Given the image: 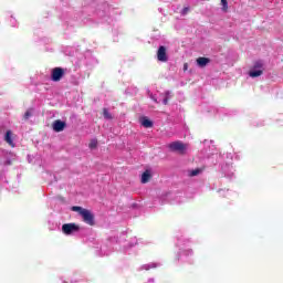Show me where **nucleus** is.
<instances>
[{
    "mask_svg": "<svg viewBox=\"0 0 283 283\" xmlns=\"http://www.w3.org/2000/svg\"><path fill=\"white\" fill-rule=\"evenodd\" d=\"M144 283H156V279L154 277H149L146 282Z\"/></svg>",
    "mask_w": 283,
    "mask_h": 283,
    "instance_id": "nucleus-29",
    "label": "nucleus"
},
{
    "mask_svg": "<svg viewBox=\"0 0 283 283\" xmlns=\"http://www.w3.org/2000/svg\"><path fill=\"white\" fill-rule=\"evenodd\" d=\"M210 62H211V60H209L208 57H198L197 59V65L199 67H207V64Z\"/></svg>",
    "mask_w": 283,
    "mask_h": 283,
    "instance_id": "nucleus-14",
    "label": "nucleus"
},
{
    "mask_svg": "<svg viewBox=\"0 0 283 283\" xmlns=\"http://www.w3.org/2000/svg\"><path fill=\"white\" fill-rule=\"evenodd\" d=\"M71 211H75L76 213H78L82 217L83 222H85V224H88L90 227H94L95 221H94V214L92 213V211L81 206L71 207Z\"/></svg>",
    "mask_w": 283,
    "mask_h": 283,
    "instance_id": "nucleus-2",
    "label": "nucleus"
},
{
    "mask_svg": "<svg viewBox=\"0 0 283 283\" xmlns=\"http://www.w3.org/2000/svg\"><path fill=\"white\" fill-rule=\"evenodd\" d=\"M188 64H184V70L187 71Z\"/></svg>",
    "mask_w": 283,
    "mask_h": 283,
    "instance_id": "nucleus-30",
    "label": "nucleus"
},
{
    "mask_svg": "<svg viewBox=\"0 0 283 283\" xmlns=\"http://www.w3.org/2000/svg\"><path fill=\"white\" fill-rule=\"evenodd\" d=\"M160 266V263H147L139 268V271H149L151 269H158Z\"/></svg>",
    "mask_w": 283,
    "mask_h": 283,
    "instance_id": "nucleus-13",
    "label": "nucleus"
},
{
    "mask_svg": "<svg viewBox=\"0 0 283 283\" xmlns=\"http://www.w3.org/2000/svg\"><path fill=\"white\" fill-rule=\"evenodd\" d=\"M4 140H6V143H8V145H10L11 147H14V142L12 140V132L11 130H7Z\"/></svg>",
    "mask_w": 283,
    "mask_h": 283,
    "instance_id": "nucleus-15",
    "label": "nucleus"
},
{
    "mask_svg": "<svg viewBox=\"0 0 283 283\" xmlns=\"http://www.w3.org/2000/svg\"><path fill=\"white\" fill-rule=\"evenodd\" d=\"M136 244H138V239L133 238V239L130 240L129 248L132 249V247H136Z\"/></svg>",
    "mask_w": 283,
    "mask_h": 283,
    "instance_id": "nucleus-26",
    "label": "nucleus"
},
{
    "mask_svg": "<svg viewBox=\"0 0 283 283\" xmlns=\"http://www.w3.org/2000/svg\"><path fill=\"white\" fill-rule=\"evenodd\" d=\"M170 151H178V154H186L187 149H189V145L184 144L182 142H174L169 144Z\"/></svg>",
    "mask_w": 283,
    "mask_h": 283,
    "instance_id": "nucleus-5",
    "label": "nucleus"
},
{
    "mask_svg": "<svg viewBox=\"0 0 283 283\" xmlns=\"http://www.w3.org/2000/svg\"><path fill=\"white\" fill-rule=\"evenodd\" d=\"M142 125L146 127V129H149V127H154V122L149 120L147 117H143Z\"/></svg>",
    "mask_w": 283,
    "mask_h": 283,
    "instance_id": "nucleus-17",
    "label": "nucleus"
},
{
    "mask_svg": "<svg viewBox=\"0 0 283 283\" xmlns=\"http://www.w3.org/2000/svg\"><path fill=\"white\" fill-rule=\"evenodd\" d=\"M149 178H151V172H149V170H146L142 175V184L147 185V182H149Z\"/></svg>",
    "mask_w": 283,
    "mask_h": 283,
    "instance_id": "nucleus-16",
    "label": "nucleus"
},
{
    "mask_svg": "<svg viewBox=\"0 0 283 283\" xmlns=\"http://www.w3.org/2000/svg\"><path fill=\"white\" fill-rule=\"evenodd\" d=\"M53 129L55 132H63L65 129V122L57 119L53 123Z\"/></svg>",
    "mask_w": 283,
    "mask_h": 283,
    "instance_id": "nucleus-12",
    "label": "nucleus"
},
{
    "mask_svg": "<svg viewBox=\"0 0 283 283\" xmlns=\"http://www.w3.org/2000/svg\"><path fill=\"white\" fill-rule=\"evenodd\" d=\"M57 282L59 283H67V280H65V277H63V276H60Z\"/></svg>",
    "mask_w": 283,
    "mask_h": 283,
    "instance_id": "nucleus-28",
    "label": "nucleus"
},
{
    "mask_svg": "<svg viewBox=\"0 0 283 283\" xmlns=\"http://www.w3.org/2000/svg\"><path fill=\"white\" fill-rule=\"evenodd\" d=\"M98 145V142L96 139H92L90 143V149H96V146Z\"/></svg>",
    "mask_w": 283,
    "mask_h": 283,
    "instance_id": "nucleus-24",
    "label": "nucleus"
},
{
    "mask_svg": "<svg viewBox=\"0 0 283 283\" xmlns=\"http://www.w3.org/2000/svg\"><path fill=\"white\" fill-rule=\"evenodd\" d=\"M187 174H188L189 178H193L196 176H200V174H202V169L197 168V169H193V170H188Z\"/></svg>",
    "mask_w": 283,
    "mask_h": 283,
    "instance_id": "nucleus-18",
    "label": "nucleus"
},
{
    "mask_svg": "<svg viewBox=\"0 0 283 283\" xmlns=\"http://www.w3.org/2000/svg\"><path fill=\"white\" fill-rule=\"evenodd\" d=\"M188 13H189V8H188V7H185V8L181 10V12H180L181 17H185V15L188 14Z\"/></svg>",
    "mask_w": 283,
    "mask_h": 283,
    "instance_id": "nucleus-27",
    "label": "nucleus"
},
{
    "mask_svg": "<svg viewBox=\"0 0 283 283\" xmlns=\"http://www.w3.org/2000/svg\"><path fill=\"white\" fill-rule=\"evenodd\" d=\"M9 21L12 28H17V18L14 15H10Z\"/></svg>",
    "mask_w": 283,
    "mask_h": 283,
    "instance_id": "nucleus-23",
    "label": "nucleus"
},
{
    "mask_svg": "<svg viewBox=\"0 0 283 283\" xmlns=\"http://www.w3.org/2000/svg\"><path fill=\"white\" fill-rule=\"evenodd\" d=\"M221 174L231 180V178H235V168L231 164H223L221 166Z\"/></svg>",
    "mask_w": 283,
    "mask_h": 283,
    "instance_id": "nucleus-6",
    "label": "nucleus"
},
{
    "mask_svg": "<svg viewBox=\"0 0 283 283\" xmlns=\"http://www.w3.org/2000/svg\"><path fill=\"white\" fill-rule=\"evenodd\" d=\"M65 70H63L62 67H55L51 72V80L57 83V81H61V78H63Z\"/></svg>",
    "mask_w": 283,
    "mask_h": 283,
    "instance_id": "nucleus-10",
    "label": "nucleus"
},
{
    "mask_svg": "<svg viewBox=\"0 0 283 283\" xmlns=\"http://www.w3.org/2000/svg\"><path fill=\"white\" fill-rule=\"evenodd\" d=\"M64 54H66L67 56H74V48L72 46H66L64 49Z\"/></svg>",
    "mask_w": 283,
    "mask_h": 283,
    "instance_id": "nucleus-19",
    "label": "nucleus"
},
{
    "mask_svg": "<svg viewBox=\"0 0 283 283\" xmlns=\"http://www.w3.org/2000/svg\"><path fill=\"white\" fill-rule=\"evenodd\" d=\"M161 98L156 97V95L150 94L151 101L155 103H163V105H167L169 103V98H171V92L166 91L164 94L160 95Z\"/></svg>",
    "mask_w": 283,
    "mask_h": 283,
    "instance_id": "nucleus-8",
    "label": "nucleus"
},
{
    "mask_svg": "<svg viewBox=\"0 0 283 283\" xmlns=\"http://www.w3.org/2000/svg\"><path fill=\"white\" fill-rule=\"evenodd\" d=\"M221 6H222V10L227 12V9L229 8V3L227 2V0H221Z\"/></svg>",
    "mask_w": 283,
    "mask_h": 283,
    "instance_id": "nucleus-25",
    "label": "nucleus"
},
{
    "mask_svg": "<svg viewBox=\"0 0 283 283\" xmlns=\"http://www.w3.org/2000/svg\"><path fill=\"white\" fill-rule=\"evenodd\" d=\"M103 115H104V118H106V120H112V114L107 108H104Z\"/></svg>",
    "mask_w": 283,
    "mask_h": 283,
    "instance_id": "nucleus-22",
    "label": "nucleus"
},
{
    "mask_svg": "<svg viewBox=\"0 0 283 283\" xmlns=\"http://www.w3.org/2000/svg\"><path fill=\"white\" fill-rule=\"evenodd\" d=\"M157 61H159L160 63H167V61H169V56L167 55V48L163 45L158 48Z\"/></svg>",
    "mask_w": 283,
    "mask_h": 283,
    "instance_id": "nucleus-9",
    "label": "nucleus"
},
{
    "mask_svg": "<svg viewBox=\"0 0 283 283\" xmlns=\"http://www.w3.org/2000/svg\"><path fill=\"white\" fill-rule=\"evenodd\" d=\"M178 252L175 255V262L178 266L182 264H191L193 258V249H191V240L180 238L177 241Z\"/></svg>",
    "mask_w": 283,
    "mask_h": 283,
    "instance_id": "nucleus-1",
    "label": "nucleus"
},
{
    "mask_svg": "<svg viewBox=\"0 0 283 283\" xmlns=\"http://www.w3.org/2000/svg\"><path fill=\"white\" fill-rule=\"evenodd\" d=\"M219 195L223 196V198H229V196H231V191H229V189H220Z\"/></svg>",
    "mask_w": 283,
    "mask_h": 283,
    "instance_id": "nucleus-20",
    "label": "nucleus"
},
{
    "mask_svg": "<svg viewBox=\"0 0 283 283\" xmlns=\"http://www.w3.org/2000/svg\"><path fill=\"white\" fill-rule=\"evenodd\" d=\"M250 78H258L264 74V63L262 61L254 62L253 66L249 71Z\"/></svg>",
    "mask_w": 283,
    "mask_h": 283,
    "instance_id": "nucleus-3",
    "label": "nucleus"
},
{
    "mask_svg": "<svg viewBox=\"0 0 283 283\" xmlns=\"http://www.w3.org/2000/svg\"><path fill=\"white\" fill-rule=\"evenodd\" d=\"M81 231V227L76 223H64L62 226V232L64 235H76Z\"/></svg>",
    "mask_w": 283,
    "mask_h": 283,
    "instance_id": "nucleus-4",
    "label": "nucleus"
},
{
    "mask_svg": "<svg viewBox=\"0 0 283 283\" xmlns=\"http://www.w3.org/2000/svg\"><path fill=\"white\" fill-rule=\"evenodd\" d=\"M32 114H34V109L33 108H29L25 113H24V120H28L31 118Z\"/></svg>",
    "mask_w": 283,
    "mask_h": 283,
    "instance_id": "nucleus-21",
    "label": "nucleus"
},
{
    "mask_svg": "<svg viewBox=\"0 0 283 283\" xmlns=\"http://www.w3.org/2000/svg\"><path fill=\"white\" fill-rule=\"evenodd\" d=\"M109 10H111L109 4L104 3V4L101 6V8L97 12V15L98 17H106L107 14H109Z\"/></svg>",
    "mask_w": 283,
    "mask_h": 283,
    "instance_id": "nucleus-11",
    "label": "nucleus"
},
{
    "mask_svg": "<svg viewBox=\"0 0 283 283\" xmlns=\"http://www.w3.org/2000/svg\"><path fill=\"white\" fill-rule=\"evenodd\" d=\"M112 241H106L99 248H97L96 253L101 256L109 255L112 253Z\"/></svg>",
    "mask_w": 283,
    "mask_h": 283,
    "instance_id": "nucleus-7",
    "label": "nucleus"
}]
</instances>
